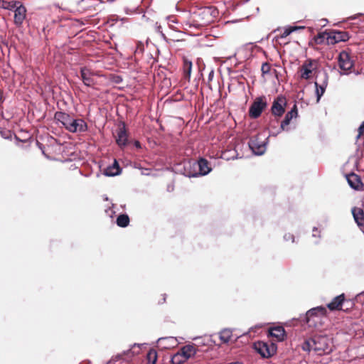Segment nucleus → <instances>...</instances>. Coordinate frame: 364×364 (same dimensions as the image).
Segmentation results:
<instances>
[{
	"label": "nucleus",
	"mask_w": 364,
	"mask_h": 364,
	"mask_svg": "<svg viewBox=\"0 0 364 364\" xmlns=\"http://www.w3.org/2000/svg\"><path fill=\"white\" fill-rule=\"evenodd\" d=\"M301 348L316 355L328 354L333 350L331 338L326 335H314L305 339L301 344Z\"/></svg>",
	"instance_id": "nucleus-1"
},
{
	"label": "nucleus",
	"mask_w": 364,
	"mask_h": 364,
	"mask_svg": "<svg viewBox=\"0 0 364 364\" xmlns=\"http://www.w3.org/2000/svg\"><path fill=\"white\" fill-rule=\"evenodd\" d=\"M328 315L326 307L320 305L309 309L305 314H301L298 318H294L299 321L302 325H306L309 328L320 329L323 328V320Z\"/></svg>",
	"instance_id": "nucleus-2"
},
{
	"label": "nucleus",
	"mask_w": 364,
	"mask_h": 364,
	"mask_svg": "<svg viewBox=\"0 0 364 364\" xmlns=\"http://www.w3.org/2000/svg\"><path fill=\"white\" fill-rule=\"evenodd\" d=\"M338 65L340 68L339 74L341 75H348L354 73L359 75L362 73V70H355L354 69L355 62L353 59L350 51L341 50L337 57Z\"/></svg>",
	"instance_id": "nucleus-3"
},
{
	"label": "nucleus",
	"mask_w": 364,
	"mask_h": 364,
	"mask_svg": "<svg viewBox=\"0 0 364 364\" xmlns=\"http://www.w3.org/2000/svg\"><path fill=\"white\" fill-rule=\"evenodd\" d=\"M268 143L269 136L264 133H259L250 139L248 146L254 155L262 156L265 153Z\"/></svg>",
	"instance_id": "nucleus-4"
},
{
	"label": "nucleus",
	"mask_w": 364,
	"mask_h": 364,
	"mask_svg": "<svg viewBox=\"0 0 364 364\" xmlns=\"http://www.w3.org/2000/svg\"><path fill=\"white\" fill-rule=\"evenodd\" d=\"M287 106L288 100L284 95L280 94L274 97L269 112L277 123L279 122L285 114Z\"/></svg>",
	"instance_id": "nucleus-5"
},
{
	"label": "nucleus",
	"mask_w": 364,
	"mask_h": 364,
	"mask_svg": "<svg viewBox=\"0 0 364 364\" xmlns=\"http://www.w3.org/2000/svg\"><path fill=\"white\" fill-rule=\"evenodd\" d=\"M254 350L263 358L272 357L277 350V345L273 342L257 341L253 344Z\"/></svg>",
	"instance_id": "nucleus-6"
},
{
	"label": "nucleus",
	"mask_w": 364,
	"mask_h": 364,
	"mask_svg": "<svg viewBox=\"0 0 364 364\" xmlns=\"http://www.w3.org/2000/svg\"><path fill=\"white\" fill-rule=\"evenodd\" d=\"M218 14V10L213 6L198 7L197 10L193 12V15L198 17L204 26L213 21Z\"/></svg>",
	"instance_id": "nucleus-7"
},
{
	"label": "nucleus",
	"mask_w": 364,
	"mask_h": 364,
	"mask_svg": "<svg viewBox=\"0 0 364 364\" xmlns=\"http://www.w3.org/2000/svg\"><path fill=\"white\" fill-rule=\"evenodd\" d=\"M267 106L268 103L265 95L257 97L249 107V117L253 119H258Z\"/></svg>",
	"instance_id": "nucleus-8"
},
{
	"label": "nucleus",
	"mask_w": 364,
	"mask_h": 364,
	"mask_svg": "<svg viewBox=\"0 0 364 364\" xmlns=\"http://www.w3.org/2000/svg\"><path fill=\"white\" fill-rule=\"evenodd\" d=\"M316 60L312 58H308L299 68V77L303 80H310L313 73H320L321 70H318L317 68H313L314 63Z\"/></svg>",
	"instance_id": "nucleus-9"
},
{
	"label": "nucleus",
	"mask_w": 364,
	"mask_h": 364,
	"mask_svg": "<svg viewBox=\"0 0 364 364\" xmlns=\"http://www.w3.org/2000/svg\"><path fill=\"white\" fill-rule=\"evenodd\" d=\"M350 38L348 32L336 29L328 30V34L326 38V44L335 45L340 42H346Z\"/></svg>",
	"instance_id": "nucleus-10"
},
{
	"label": "nucleus",
	"mask_w": 364,
	"mask_h": 364,
	"mask_svg": "<svg viewBox=\"0 0 364 364\" xmlns=\"http://www.w3.org/2000/svg\"><path fill=\"white\" fill-rule=\"evenodd\" d=\"M115 141L117 146L122 149L132 143L129 139V132L126 129V124L124 122H121L117 128Z\"/></svg>",
	"instance_id": "nucleus-11"
},
{
	"label": "nucleus",
	"mask_w": 364,
	"mask_h": 364,
	"mask_svg": "<svg viewBox=\"0 0 364 364\" xmlns=\"http://www.w3.org/2000/svg\"><path fill=\"white\" fill-rule=\"evenodd\" d=\"M299 117V112L296 102H294L291 109L288 111L280 123V131L289 132L291 129L289 124L291 120Z\"/></svg>",
	"instance_id": "nucleus-12"
},
{
	"label": "nucleus",
	"mask_w": 364,
	"mask_h": 364,
	"mask_svg": "<svg viewBox=\"0 0 364 364\" xmlns=\"http://www.w3.org/2000/svg\"><path fill=\"white\" fill-rule=\"evenodd\" d=\"M194 164L196 167V173L193 174L194 178L206 176L212 171L209 161L203 157L199 158L197 161L194 160Z\"/></svg>",
	"instance_id": "nucleus-13"
},
{
	"label": "nucleus",
	"mask_w": 364,
	"mask_h": 364,
	"mask_svg": "<svg viewBox=\"0 0 364 364\" xmlns=\"http://www.w3.org/2000/svg\"><path fill=\"white\" fill-rule=\"evenodd\" d=\"M175 168L176 172L180 173L186 177L194 178V176L192 175L196 173L194 160H188L182 164H178L176 165Z\"/></svg>",
	"instance_id": "nucleus-14"
},
{
	"label": "nucleus",
	"mask_w": 364,
	"mask_h": 364,
	"mask_svg": "<svg viewBox=\"0 0 364 364\" xmlns=\"http://www.w3.org/2000/svg\"><path fill=\"white\" fill-rule=\"evenodd\" d=\"M323 78L321 82L318 81L314 82L315 95L316 97V102H318L326 92L328 82V74L325 69H322Z\"/></svg>",
	"instance_id": "nucleus-15"
},
{
	"label": "nucleus",
	"mask_w": 364,
	"mask_h": 364,
	"mask_svg": "<svg viewBox=\"0 0 364 364\" xmlns=\"http://www.w3.org/2000/svg\"><path fill=\"white\" fill-rule=\"evenodd\" d=\"M66 129L72 133H82L88 130V125L83 119L73 117Z\"/></svg>",
	"instance_id": "nucleus-16"
},
{
	"label": "nucleus",
	"mask_w": 364,
	"mask_h": 364,
	"mask_svg": "<svg viewBox=\"0 0 364 364\" xmlns=\"http://www.w3.org/2000/svg\"><path fill=\"white\" fill-rule=\"evenodd\" d=\"M346 178L349 186L355 190V191H362L363 190L364 184L361 179V177L355 173L354 172H350L346 175Z\"/></svg>",
	"instance_id": "nucleus-17"
},
{
	"label": "nucleus",
	"mask_w": 364,
	"mask_h": 364,
	"mask_svg": "<svg viewBox=\"0 0 364 364\" xmlns=\"http://www.w3.org/2000/svg\"><path fill=\"white\" fill-rule=\"evenodd\" d=\"M80 78L83 84L88 87H92L95 84V80L93 79L95 73L87 67H82L80 70Z\"/></svg>",
	"instance_id": "nucleus-18"
},
{
	"label": "nucleus",
	"mask_w": 364,
	"mask_h": 364,
	"mask_svg": "<svg viewBox=\"0 0 364 364\" xmlns=\"http://www.w3.org/2000/svg\"><path fill=\"white\" fill-rule=\"evenodd\" d=\"M122 172V168L117 160L114 159L113 163L104 169L102 174L107 177H114L120 175Z\"/></svg>",
	"instance_id": "nucleus-19"
},
{
	"label": "nucleus",
	"mask_w": 364,
	"mask_h": 364,
	"mask_svg": "<svg viewBox=\"0 0 364 364\" xmlns=\"http://www.w3.org/2000/svg\"><path fill=\"white\" fill-rule=\"evenodd\" d=\"M345 294L342 293L335 296L331 302L327 304L326 307V309L328 308L331 311L341 310L343 305L345 304Z\"/></svg>",
	"instance_id": "nucleus-20"
},
{
	"label": "nucleus",
	"mask_w": 364,
	"mask_h": 364,
	"mask_svg": "<svg viewBox=\"0 0 364 364\" xmlns=\"http://www.w3.org/2000/svg\"><path fill=\"white\" fill-rule=\"evenodd\" d=\"M16 9V11H14V22L17 27H21L23 24V21L26 19L27 10L23 4H19V6H18V8Z\"/></svg>",
	"instance_id": "nucleus-21"
},
{
	"label": "nucleus",
	"mask_w": 364,
	"mask_h": 364,
	"mask_svg": "<svg viewBox=\"0 0 364 364\" xmlns=\"http://www.w3.org/2000/svg\"><path fill=\"white\" fill-rule=\"evenodd\" d=\"M268 336L274 337L277 341L282 342L287 338V333L285 329L282 326H275L269 328Z\"/></svg>",
	"instance_id": "nucleus-22"
},
{
	"label": "nucleus",
	"mask_w": 364,
	"mask_h": 364,
	"mask_svg": "<svg viewBox=\"0 0 364 364\" xmlns=\"http://www.w3.org/2000/svg\"><path fill=\"white\" fill-rule=\"evenodd\" d=\"M73 117L70 114L64 111H58L55 112L54 119L56 121L58 124H60L65 129L70 124Z\"/></svg>",
	"instance_id": "nucleus-23"
},
{
	"label": "nucleus",
	"mask_w": 364,
	"mask_h": 364,
	"mask_svg": "<svg viewBox=\"0 0 364 364\" xmlns=\"http://www.w3.org/2000/svg\"><path fill=\"white\" fill-rule=\"evenodd\" d=\"M351 213L355 223L360 229H363L364 228V210L360 208L353 207L351 209Z\"/></svg>",
	"instance_id": "nucleus-24"
},
{
	"label": "nucleus",
	"mask_w": 364,
	"mask_h": 364,
	"mask_svg": "<svg viewBox=\"0 0 364 364\" xmlns=\"http://www.w3.org/2000/svg\"><path fill=\"white\" fill-rule=\"evenodd\" d=\"M195 345V343H189L181 348L179 352L185 360H188L196 355L198 350L196 348Z\"/></svg>",
	"instance_id": "nucleus-25"
},
{
	"label": "nucleus",
	"mask_w": 364,
	"mask_h": 364,
	"mask_svg": "<svg viewBox=\"0 0 364 364\" xmlns=\"http://www.w3.org/2000/svg\"><path fill=\"white\" fill-rule=\"evenodd\" d=\"M140 353V350L135 351L132 350L131 348L124 350L122 353H118L114 356L112 357V358L109 360L111 363L114 364L115 362L120 360L123 359L124 360H126L125 358H123V356H127L128 358H131L134 357L135 355H138Z\"/></svg>",
	"instance_id": "nucleus-26"
},
{
	"label": "nucleus",
	"mask_w": 364,
	"mask_h": 364,
	"mask_svg": "<svg viewBox=\"0 0 364 364\" xmlns=\"http://www.w3.org/2000/svg\"><path fill=\"white\" fill-rule=\"evenodd\" d=\"M234 336L230 328H223L219 333V338L223 343H228Z\"/></svg>",
	"instance_id": "nucleus-27"
},
{
	"label": "nucleus",
	"mask_w": 364,
	"mask_h": 364,
	"mask_svg": "<svg viewBox=\"0 0 364 364\" xmlns=\"http://www.w3.org/2000/svg\"><path fill=\"white\" fill-rule=\"evenodd\" d=\"M130 223V219L127 213H120L116 219V224L120 228H127Z\"/></svg>",
	"instance_id": "nucleus-28"
},
{
	"label": "nucleus",
	"mask_w": 364,
	"mask_h": 364,
	"mask_svg": "<svg viewBox=\"0 0 364 364\" xmlns=\"http://www.w3.org/2000/svg\"><path fill=\"white\" fill-rule=\"evenodd\" d=\"M176 341L174 337H161L159 338L157 342L164 348H171Z\"/></svg>",
	"instance_id": "nucleus-29"
},
{
	"label": "nucleus",
	"mask_w": 364,
	"mask_h": 364,
	"mask_svg": "<svg viewBox=\"0 0 364 364\" xmlns=\"http://www.w3.org/2000/svg\"><path fill=\"white\" fill-rule=\"evenodd\" d=\"M221 157L227 161H229L230 159L234 160L236 159L242 158V156H239V154L236 149L225 150L222 153Z\"/></svg>",
	"instance_id": "nucleus-30"
},
{
	"label": "nucleus",
	"mask_w": 364,
	"mask_h": 364,
	"mask_svg": "<svg viewBox=\"0 0 364 364\" xmlns=\"http://www.w3.org/2000/svg\"><path fill=\"white\" fill-rule=\"evenodd\" d=\"M191 70H192V62L184 59L183 60V78L185 80H189L191 78Z\"/></svg>",
	"instance_id": "nucleus-31"
},
{
	"label": "nucleus",
	"mask_w": 364,
	"mask_h": 364,
	"mask_svg": "<svg viewBox=\"0 0 364 364\" xmlns=\"http://www.w3.org/2000/svg\"><path fill=\"white\" fill-rule=\"evenodd\" d=\"M328 34V30L319 32L316 36L313 38L314 42L317 45H321L325 43Z\"/></svg>",
	"instance_id": "nucleus-32"
},
{
	"label": "nucleus",
	"mask_w": 364,
	"mask_h": 364,
	"mask_svg": "<svg viewBox=\"0 0 364 364\" xmlns=\"http://www.w3.org/2000/svg\"><path fill=\"white\" fill-rule=\"evenodd\" d=\"M146 360L147 364H156L158 360L157 352L153 348L149 349L146 354Z\"/></svg>",
	"instance_id": "nucleus-33"
},
{
	"label": "nucleus",
	"mask_w": 364,
	"mask_h": 364,
	"mask_svg": "<svg viewBox=\"0 0 364 364\" xmlns=\"http://www.w3.org/2000/svg\"><path fill=\"white\" fill-rule=\"evenodd\" d=\"M193 340L198 341V346H212V343H215V341H213L211 336L206 338H203L202 337H196L193 338Z\"/></svg>",
	"instance_id": "nucleus-34"
},
{
	"label": "nucleus",
	"mask_w": 364,
	"mask_h": 364,
	"mask_svg": "<svg viewBox=\"0 0 364 364\" xmlns=\"http://www.w3.org/2000/svg\"><path fill=\"white\" fill-rule=\"evenodd\" d=\"M294 32V28H292V26H287L284 28V32L281 34H279V36H276L272 41H278V39H282V38H284L286 37H287L288 36H289L291 33H292Z\"/></svg>",
	"instance_id": "nucleus-35"
},
{
	"label": "nucleus",
	"mask_w": 364,
	"mask_h": 364,
	"mask_svg": "<svg viewBox=\"0 0 364 364\" xmlns=\"http://www.w3.org/2000/svg\"><path fill=\"white\" fill-rule=\"evenodd\" d=\"M170 361L171 364H183L187 360H185L183 356L178 351V353H175L173 355L171 356Z\"/></svg>",
	"instance_id": "nucleus-36"
},
{
	"label": "nucleus",
	"mask_w": 364,
	"mask_h": 364,
	"mask_svg": "<svg viewBox=\"0 0 364 364\" xmlns=\"http://www.w3.org/2000/svg\"><path fill=\"white\" fill-rule=\"evenodd\" d=\"M347 302L350 303L351 307L354 306L355 302L364 305V291L358 293L353 299H349Z\"/></svg>",
	"instance_id": "nucleus-37"
},
{
	"label": "nucleus",
	"mask_w": 364,
	"mask_h": 364,
	"mask_svg": "<svg viewBox=\"0 0 364 364\" xmlns=\"http://www.w3.org/2000/svg\"><path fill=\"white\" fill-rule=\"evenodd\" d=\"M14 132L10 129H1L0 135L2 138L7 140H11Z\"/></svg>",
	"instance_id": "nucleus-38"
},
{
	"label": "nucleus",
	"mask_w": 364,
	"mask_h": 364,
	"mask_svg": "<svg viewBox=\"0 0 364 364\" xmlns=\"http://www.w3.org/2000/svg\"><path fill=\"white\" fill-rule=\"evenodd\" d=\"M23 4V3L19 1H8L7 4H6L7 5H6V10L14 11L16 9V8H18V6H19V4Z\"/></svg>",
	"instance_id": "nucleus-39"
},
{
	"label": "nucleus",
	"mask_w": 364,
	"mask_h": 364,
	"mask_svg": "<svg viewBox=\"0 0 364 364\" xmlns=\"http://www.w3.org/2000/svg\"><path fill=\"white\" fill-rule=\"evenodd\" d=\"M109 80L114 84H120L123 81V77L117 74H110L109 76Z\"/></svg>",
	"instance_id": "nucleus-40"
},
{
	"label": "nucleus",
	"mask_w": 364,
	"mask_h": 364,
	"mask_svg": "<svg viewBox=\"0 0 364 364\" xmlns=\"http://www.w3.org/2000/svg\"><path fill=\"white\" fill-rule=\"evenodd\" d=\"M155 30L157 33H159L161 35L164 41H165L166 43L169 42V39L164 33L162 31V27L158 22H156L155 24Z\"/></svg>",
	"instance_id": "nucleus-41"
},
{
	"label": "nucleus",
	"mask_w": 364,
	"mask_h": 364,
	"mask_svg": "<svg viewBox=\"0 0 364 364\" xmlns=\"http://www.w3.org/2000/svg\"><path fill=\"white\" fill-rule=\"evenodd\" d=\"M270 70H271V65L269 63L264 62L262 64L261 72H262V76H264V75L269 74L270 73Z\"/></svg>",
	"instance_id": "nucleus-42"
},
{
	"label": "nucleus",
	"mask_w": 364,
	"mask_h": 364,
	"mask_svg": "<svg viewBox=\"0 0 364 364\" xmlns=\"http://www.w3.org/2000/svg\"><path fill=\"white\" fill-rule=\"evenodd\" d=\"M119 19V16L117 15H110L107 18V23H109L110 26H113L116 24Z\"/></svg>",
	"instance_id": "nucleus-43"
},
{
	"label": "nucleus",
	"mask_w": 364,
	"mask_h": 364,
	"mask_svg": "<svg viewBox=\"0 0 364 364\" xmlns=\"http://www.w3.org/2000/svg\"><path fill=\"white\" fill-rule=\"evenodd\" d=\"M355 157L356 164H358L359 161L364 157L363 150L360 149V145L357 146V149L355 151Z\"/></svg>",
	"instance_id": "nucleus-44"
},
{
	"label": "nucleus",
	"mask_w": 364,
	"mask_h": 364,
	"mask_svg": "<svg viewBox=\"0 0 364 364\" xmlns=\"http://www.w3.org/2000/svg\"><path fill=\"white\" fill-rule=\"evenodd\" d=\"M13 136L16 141V144L17 146H19V143L21 142V143H28L27 146H26L25 147L22 146V148L26 149L28 146H30V142L28 141V139H21L15 133H14V134H13Z\"/></svg>",
	"instance_id": "nucleus-45"
},
{
	"label": "nucleus",
	"mask_w": 364,
	"mask_h": 364,
	"mask_svg": "<svg viewBox=\"0 0 364 364\" xmlns=\"http://www.w3.org/2000/svg\"><path fill=\"white\" fill-rule=\"evenodd\" d=\"M36 144L37 147L41 151L42 154L47 159H50V156L46 152V146L44 144L36 140Z\"/></svg>",
	"instance_id": "nucleus-46"
},
{
	"label": "nucleus",
	"mask_w": 364,
	"mask_h": 364,
	"mask_svg": "<svg viewBox=\"0 0 364 364\" xmlns=\"http://www.w3.org/2000/svg\"><path fill=\"white\" fill-rule=\"evenodd\" d=\"M270 126L272 127V129L269 131V135L267 136H269V138L270 136H277L279 134L283 132L280 131V127L277 129L276 127H273L272 124Z\"/></svg>",
	"instance_id": "nucleus-47"
},
{
	"label": "nucleus",
	"mask_w": 364,
	"mask_h": 364,
	"mask_svg": "<svg viewBox=\"0 0 364 364\" xmlns=\"http://www.w3.org/2000/svg\"><path fill=\"white\" fill-rule=\"evenodd\" d=\"M186 25L189 28H197V29H200V28H201V27H203L204 26L202 23H199L196 22L194 20L192 22H187Z\"/></svg>",
	"instance_id": "nucleus-48"
},
{
	"label": "nucleus",
	"mask_w": 364,
	"mask_h": 364,
	"mask_svg": "<svg viewBox=\"0 0 364 364\" xmlns=\"http://www.w3.org/2000/svg\"><path fill=\"white\" fill-rule=\"evenodd\" d=\"M284 241H289L291 240L292 242H297V241L295 240V237L293 234L287 232L285 233L284 235Z\"/></svg>",
	"instance_id": "nucleus-49"
},
{
	"label": "nucleus",
	"mask_w": 364,
	"mask_h": 364,
	"mask_svg": "<svg viewBox=\"0 0 364 364\" xmlns=\"http://www.w3.org/2000/svg\"><path fill=\"white\" fill-rule=\"evenodd\" d=\"M358 134L356 136V139L358 140L362 134H364V121L360 124L358 128Z\"/></svg>",
	"instance_id": "nucleus-50"
},
{
	"label": "nucleus",
	"mask_w": 364,
	"mask_h": 364,
	"mask_svg": "<svg viewBox=\"0 0 364 364\" xmlns=\"http://www.w3.org/2000/svg\"><path fill=\"white\" fill-rule=\"evenodd\" d=\"M312 237H318V238H321V231L318 230V228L317 227H314L313 229H312Z\"/></svg>",
	"instance_id": "nucleus-51"
},
{
	"label": "nucleus",
	"mask_w": 364,
	"mask_h": 364,
	"mask_svg": "<svg viewBox=\"0 0 364 364\" xmlns=\"http://www.w3.org/2000/svg\"><path fill=\"white\" fill-rule=\"evenodd\" d=\"M114 207V204L112 203V207H109L105 210V212L107 215H109L111 218L113 217V215L115 214V211L112 210V208Z\"/></svg>",
	"instance_id": "nucleus-52"
},
{
	"label": "nucleus",
	"mask_w": 364,
	"mask_h": 364,
	"mask_svg": "<svg viewBox=\"0 0 364 364\" xmlns=\"http://www.w3.org/2000/svg\"><path fill=\"white\" fill-rule=\"evenodd\" d=\"M131 166H132L134 168H136V169H139V170H141L142 169V166L140 163L139 162H132L131 163Z\"/></svg>",
	"instance_id": "nucleus-53"
},
{
	"label": "nucleus",
	"mask_w": 364,
	"mask_h": 364,
	"mask_svg": "<svg viewBox=\"0 0 364 364\" xmlns=\"http://www.w3.org/2000/svg\"><path fill=\"white\" fill-rule=\"evenodd\" d=\"M132 144L134 145V146L137 149H141V144L139 141L138 140H134L132 141Z\"/></svg>",
	"instance_id": "nucleus-54"
},
{
	"label": "nucleus",
	"mask_w": 364,
	"mask_h": 364,
	"mask_svg": "<svg viewBox=\"0 0 364 364\" xmlns=\"http://www.w3.org/2000/svg\"><path fill=\"white\" fill-rule=\"evenodd\" d=\"M141 171V175H144V176L150 175V171H151L150 168H146L142 167V169Z\"/></svg>",
	"instance_id": "nucleus-55"
},
{
	"label": "nucleus",
	"mask_w": 364,
	"mask_h": 364,
	"mask_svg": "<svg viewBox=\"0 0 364 364\" xmlns=\"http://www.w3.org/2000/svg\"><path fill=\"white\" fill-rule=\"evenodd\" d=\"M213 77H214V70H211L208 74V82H210L213 80Z\"/></svg>",
	"instance_id": "nucleus-56"
},
{
	"label": "nucleus",
	"mask_w": 364,
	"mask_h": 364,
	"mask_svg": "<svg viewBox=\"0 0 364 364\" xmlns=\"http://www.w3.org/2000/svg\"><path fill=\"white\" fill-rule=\"evenodd\" d=\"M7 1L0 0V8L6 9Z\"/></svg>",
	"instance_id": "nucleus-57"
},
{
	"label": "nucleus",
	"mask_w": 364,
	"mask_h": 364,
	"mask_svg": "<svg viewBox=\"0 0 364 364\" xmlns=\"http://www.w3.org/2000/svg\"><path fill=\"white\" fill-rule=\"evenodd\" d=\"M364 16V14L363 13H358V14L355 15V16H350L348 20H354V19H356L358 18V16Z\"/></svg>",
	"instance_id": "nucleus-58"
},
{
	"label": "nucleus",
	"mask_w": 364,
	"mask_h": 364,
	"mask_svg": "<svg viewBox=\"0 0 364 364\" xmlns=\"http://www.w3.org/2000/svg\"><path fill=\"white\" fill-rule=\"evenodd\" d=\"M5 100L3 91L0 89V105H1Z\"/></svg>",
	"instance_id": "nucleus-59"
},
{
	"label": "nucleus",
	"mask_w": 364,
	"mask_h": 364,
	"mask_svg": "<svg viewBox=\"0 0 364 364\" xmlns=\"http://www.w3.org/2000/svg\"><path fill=\"white\" fill-rule=\"evenodd\" d=\"M292 28H294V31L300 30V29H304L305 26H292Z\"/></svg>",
	"instance_id": "nucleus-60"
},
{
	"label": "nucleus",
	"mask_w": 364,
	"mask_h": 364,
	"mask_svg": "<svg viewBox=\"0 0 364 364\" xmlns=\"http://www.w3.org/2000/svg\"><path fill=\"white\" fill-rule=\"evenodd\" d=\"M119 21H121L122 22L121 25H122L123 23L128 22L129 18H126V17H122V18L119 17Z\"/></svg>",
	"instance_id": "nucleus-61"
},
{
	"label": "nucleus",
	"mask_w": 364,
	"mask_h": 364,
	"mask_svg": "<svg viewBox=\"0 0 364 364\" xmlns=\"http://www.w3.org/2000/svg\"><path fill=\"white\" fill-rule=\"evenodd\" d=\"M146 343H134L133 345L131 346V349L132 350L133 348H135V347H138L139 348H140V347L143 345H145Z\"/></svg>",
	"instance_id": "nucleus-62"
},
{
	"label": "nucleus",
	"mask_w": 364,
	"mask_h": 364,
	"mask_svg": "<svg viewBox=\"0 0 364 364\" xmlns=\"http://www.w3.org/2000/svg\"><path fill=\"white\" fill-rule=\"evenodd\" d=\"M168 19V21L171 22V23H177V21L176 19L175 18H173V17L171 16H167L166 18Z\"/></svg>",
	"instance_id": "nucleus-63"
},
{
	"label": "nucleus",
	"mask_w": 364,
	"mask_h": 364,
	"mask_svg": "<svg viewBox=\"0 0 364 364\" xmlns=\"http://www.w3.org/2000/svg\"><path fill=\"white\" fill-rule=\"evenodd\" d=\"M166 294L163 295L164 297H163V299H161V301H159V304H161L166 301Z\"/></svg>",
	"instance_id": "nucleus-64"
}]
</instances>
